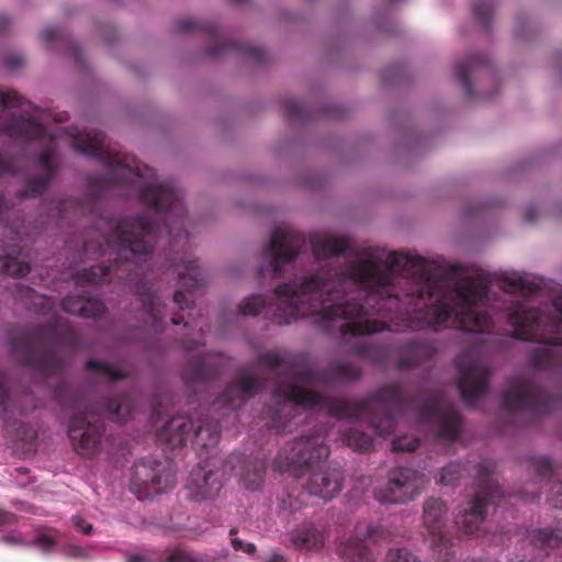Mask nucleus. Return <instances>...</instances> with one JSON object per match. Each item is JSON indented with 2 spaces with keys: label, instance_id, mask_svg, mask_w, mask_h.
Listing matches in <instances>:
<instances>
[{
  "label": "nucleus",
  "instance_id": "obj_7",
  "mask_svg": "<svg viewBox=\"0 0 562 562\" xmlns=\"http://www.w3.org/2000/svg\"><path fill=\"white\" fill-rule=\"evenodd\" d=\"M70 436H71V438H72L74 440L77 438V436H76V430H75V429H71V430H70Z\"/></svg>",
  "mask_w": 562,
  "mask_h": 562
},
{
  "label": "nucleus",
  "instance_id": "obj_1",
  "mask_svg": "<svg viewBox=\"0 0 562 562\" xmlns=\"http://www.w3.org/2000/svg\"><path fill=\"white\" fill-rule=\"evenodd\" d=\"M67 554L69 557H83L85 555V552L81 548H78V547H69L67 549Z\"/></svg>",
  "mask_w": 562,
  "mask_h": 562
},
{
  "label": "nucleus",
  "instance_id": "obj_3",
  "mask_svg": "<svg viewBox=\"0 0 562 562\" xmlns=\"http://www.w3.org/2000/svg\"><path fill=\"white\" fill-rule=\"evenodd\" d=\"M415 448V445H408V446H402L400 443L396 445V449H401V450H411V449H414Z\"/></svg>",
  "mask_w": 562,
  "mask_h": 562
},
{
  "label": "nucleus",
  "instance_id": "obj_10",
  "mask_svg": "<svg viewBox=\"0 0 562 562\" xmlns=\"http://www.w3.org/2000/svg\"><path fill=\"white\" fill-rule=\"evenodd\" d=\"M465 301L469 302V303H472V300L469 299V297H465Z\"/></svg>",
  "mask_w": 562,
  "mask_h": 562
},
{
  "label": "nucleus",
  "instance_id": "obj_6",
  "mask_svg": "<svg viewBox=\"0 0 562 562\" xmlns=\"http://www.w3.org/2000/svg\"><path fill=\"white\" fill-rule=\"evenodd\" d=\"M254 550H255L254 544H247V548H246L247 552H252Z\"/></svg>",
  "mask_w": 562,
  "mask_h": 562
},
{
  "label": "nucleus",
  "instance_id": "obj_9",
  "mask_svg": "<svg viewBox=\"0 0 562 562\" xmlns=\"http://www.w3.org/2000/svg\"><path fill=\"white\" fill-rule=\"evenodd\" d=\"M77 449L80 451V453H83V448L77 447Z\"/></svg>",
  "mask_w": 562,
  "mask_h": 562
},
{
  "label": "nucleus",
  "instance_id": "obj_4",
  "mask_svg": "<svg viewBox=\"0 0 562 562\" xmlns=\"http://www.w3.org/2000/svg\"><path fill=\"white\" fill-rule=\"evenodd\" d=\"M91 529H92V526H91V525H89V524H87L86 526H83V527L81 528V530H82V532H83V533H89V532L91 531Z\"/></svg>",
  "mask_w": 562,
  "mask_h": 562
},
{
  "label": "nucleus",
  "instance_id": "obj_2",
  "mask_svg": "<svg viewBox=\"0 0 562 562\" xmlns=\"http://www.w3.org/2000/svg\"><path fill=\"white\" fill-rule=\"evenodd\" d=\"M37 543H38L40 546H42V544H43V546H45V547H47V548H48V547H50V546H52L53 540H52L50 538H47V537H42V538H38Z\"/></svg>",
  "mask_w": 562,
  "mask_h": 562
},
{
  "label": "nucleus",
  "instance_id": "obj_8",
  "mask_svg": "<svg viewBox=\"0 0 562 562\" xmlns=\"http://www.w3.org/2000/svg\"><path fill=\"white\" fill-rule=\"evenodd\" d=\"M328 251L334 254V252H337L338 249L330 248Z\"/></svg>",
  "mask_w": 562,
  "mask_h": 562
},
{
  "label": "nucleus",
  "instance_id": "obj_5",
  "mask_svg": "<svg viewBox=\"0 0 562 562\" xmlns=\"http://www.w3.org/2000/svg\"><path fill=\"white\" fill-rule=\"evenodd\" d=\"M128 562H145L144 559L139 557H133L128 560Z\"/></svg>",
  "mask_w": 562,
  "mask_h": 562
},
{
  "label": "nucleus",
  "instance_id": "obj_11",
  "mask_svg": "<svg viewBox=\"0 0 562 562\" xmlns=\"http://www.w3.org/2000/svg\"><path fill=\"white\" fill-rule=\"evenodd\" d=\"M2 521H3V519H2V516L0 515V522H2Z\"/></svg>",
  "mask_w": 562,
  "mask_h": 562
}]
</instances>
